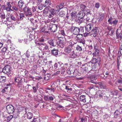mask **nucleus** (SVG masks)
Returning a JSON list of instances; mask_svg holds the SVG:
<instances>
[{
    "label": "nucleus",
    "instance_id": "1",
    "mask_svg": "<svg viewBox=\"0 0 122 122\" xmlns=\"http://www.w3.org/2000/svg\"><path fill=\"white\" fill-rule=\"evenodd\" d=\"M93 25L92 23H90L86 25L85 27L86 30L87 32H89L93 29L91 32L93 34V37H95L97 36V32L98 30L97 28L95 27L93 28Z\"/></svg>",
    "mask_w": 122,
    "mask_h": 122
},
{
    "label": "nucleus",
    "instance_id": "2",
    "mask_svg": "<svg viewBox=\"0 0 122 122\" xmlns=\"http://www.w3.org/2000/svg\"><path fill=\"white\" fill-rule=\"evenodd\" d=\"M35 46L38 48L39 49L44 51L45 50L48 51L49 50L48 46L46 43H42L38 42L37 41H35Z\"/></svg>",
    "mask_w": 122,
    "mask_h": 122
},
{
    "label": "nucleus",
    "instance_id": "3",
    "mask_svg": "<svg viewBox=\"0 0 122 122\" xmlns=\"http://www.w3.org/2000/svg\"><path fill=\"white\" fill-rule=\"evenodd\" d=\"M12 69L11 67L10 66L7 65L5 66L4 68H0V70H2V71L5 74H11Z\"/></svg>",
    "mask_w": 122,
    "mask_h": 122
},
{
    "label": "nucleus",
    "instance_id": "4",
    "mask_svg": "<svg viewBox=\"0 0 122 122\" xmlns=\"http://www.w3.org/2000/svg\"><path fill=\"white\" fill-rule=\"evenodd\" d=\"M109 24L111 25H112V27H115L117 25L118 23V20L113 18L112 17H110L109 18L108 20Z\"/></svg>",
    "mask_w": 122,
    "mask_h": 122
},
{
    "label": "nucleus",
    "instance_id": "5",
    "mask_svg": "<svg viewBox=\"0 0 122 122\" xmlns=\"http://www.w3.org/2000/svg\"><path fill=\"white\" fill-rule=\"evenodd\" d=\"M10 2H7L6 5H3L2 6V8L3 10H5L8 11H12L13 10L11 9V5L10 4Z\"/></svg>",
    "mask_w": 122,
    "mask_h": 122
},
{
    "label": "nucleus",
    "instance_id": "6",
    "mask_svg": "<svg viewBox=\"0 0 122 122\" xmlns=\"http://www.w3.org/2000/svg\"><path fill=\"white\" fill-rule=\"evenodd\" d=\"M83 35L82 34H80L77 35L75 37V39L78 42H80V44H82L84 46H85V44L84 42L82 41V38Z\"/></svg>",
    "mask_w": 122,
    "mask_h": 122
},
{
    "label": "nucleus",
    "instance_id": "7",
    "mask_svg": "<svg viewBox=\"0 0 122 122\" xmlns=\"http://www.w3.org/2000/svg\"><path fill=\"white\" fill-rule=\"evenodd\" d=\"M6 109L7 112L9 114L13 113L14 110L13 106L10 104L6 106Z\"/></svg>",
    "mask_w": 122,
    "mask_h": 122
},
{
    "label": "nucleus",
    "instance_id": "8",
    "mask_svg": "<svg viewBox=\"0 0 122 122\" xmlns=\"http://www.w3.org/2000/svg\"><path fill=\"white\" fill-rule=\"evenodd\" d=\"M71 31L73 33V35H77L79 32V27L72 26L71 28Z\"/></svg>",
    "mask_w": 122,
    "mask_h": 122
},
{
    "label": "nucleus",
    "instance_id": "9",
    "mask_svg": "<svg viewBox=\"0 0 122 122\" xmlns=\"http://www.w3.org/2000/svg\"><path fill=\"white\" fill-rule=\"evenodd\" d=\"M49 28L52 32H55L57 29V26L55 24H52L49 26Z\"/></svg>",
    "mask_w": 122,
    "mask_h": 122
},
{
    "label": "nucleus",
    "instance_id": "10",
    "mask_svg": "<svg viewBox=\"0 0 122 122\" xmlns=\"http://www.w3.org/2000/svg\"><path fill=\"white\" fill-rule=\"evenodd\" d=\"M50 11V13L48 16L49 18H51L53 17L56 14V10L53 9H51Z\"/></svg>",
    "mask_w": 122,
    "mask_h": 122
},
{
    "label": "nucleus",
    "instance_id": "11",
    "mask_svg": "<svg viewBox=\"0 0 122 122\" xmlns=\"http://www.w3.org/2000/svg\"><path fill=\"white\" fill-rule=\"evenodd\" d=\"M105 16L104 14L102 13H100L99 14V15L97 18L99 22L102 21L104 18Z\"/></svg>",
    "mask_w": 122,
    "mask_h": 122
},
{
    "label": "nucleus",
    "instance_id": "12",
    "mask_svg": "<svg viewBox=\"0 0 122 122\" xmlns=\"http://www.w3.org/2000/svg\"><path fill=\"white\" fill-rule=\"evenodd\" d=\"M57 44L61 47L63 48L64 46L65 42L64 40H60L57 42Z\"/></svg>",
    "mask_w": 122,
    "mask_h": 122
},
{
    "label": "nucleus",
    "instance_id": "13",
    "mask_svg": "<svg viewBox=\"0 0 122 122\" xmlns=\"http://www.w3.org/2000/svg\"><path fill=\"white\" fill-rule=\"evenodd\" d=\"M70 55V57L72 58H75L77 56V55L76 52L74 51L71 52Z\"/></svg>",
    "mask_w": 122,
    "mask_h": 122
},
{
    "label": "nucleus",
    "instance_id": "14",
    "mask_svg": "<svg viewBox=\"0 0 122 122\" xmlns=\"http://www.w3.org/2000/svg\"><path fill=\"white\" fill-rule=\"evenodd\" d=\"M63 66V63L59 62L57 63H55L54 65V67L55 69H58V68H59V69L61 66Z\"/></svg>",
    "mask_w": 122,
    "mask_h": 122
},
{
    "label": "nucleus",
    "instance_id": "15",
    "mask_svg": "<svg viewBox=\"0 0 122 122\" xmlns=\"http://www.w3.org/2000/svg\"><path fill=\"white\" fill-rule=\"evenodd\" d=\"M72 50V49L71 46H67L65 48L64 51L66 53H70L71 51Z\"/></svg>",
    "mask_w": 122,
    "mask_h": 122
},
{
    "label": "nucleus",
    "instance_id": "16",
    "mask_svg": "<svg viewBox=\"0 0 122 122\" xmlns=\"http://www.w3.org/2000/svg\"><path fill=\"white\" fill-rule=\"evenodd\" d=\"M101 61V58L99 57L97 59L96 58H93L91 61V62L92 63L95 64L97 63V62H100Z\"/></svg>",
    "mask_w": 122,
    "mask_h": 122
},
{
    "label": "nucleus",
    "instance_id": "17",
    "mask_svg": "<svg viewBox=\"0 0 122 122\" xmlns=\"http://www.w3.org/2000/svg\"><path fill=\"white\" fill-rule=\"evenodd\" d=\"M58 50L54 49L51 51L52 54L54 56H56L58 54Z\"/></svg>",
    "mask_w": 122,
    "mask_h": 122
},
{
    "label": "nucleus",
    "instance_id": "18",
    "mask_svg": "<svg viewBox=\"0 0 122 122\" xmlns=\"http://www.w3.org/2000/svg\"><path fill=\"white\" fill-rule=\"evenodd\" d=\"M56 41L55 40H53L52 39H51L49 40L48 41V43L49 44L52 46H54L55 45V41Z\"/></svg>",
    "mask_w": 122,
    "mask_h": 122
},
{
    "label": "nucleus",
    "instance_id": "19",
    "mask_svg": "<svg viewBox=\"0 0 122 122\" xmlns=\"http://www.w3.org/2000/svg\"><path fill=\"white\" fill-rule=\"evenodd\" d=\"M120 27L119 29H117L116 31V35L117 36L118 38H120L121 40L122 39V33H118V31L119 30Z\"/></svg>",
    "mask_w": 122,
    "mask_h": 122
},
{
    "label": "nucleus",
    "instance_id": "20",
    "mask_svg": "<svg viewBox=\"0 0 122 122\" xmlns=\"http://www.w3.org/2000/svg\"><path fill=\"white\" fill-rule=\"evenodd\" d=\"M78 15H79L78 18H82L85 16V14L83 11L80 12Z\"/></svg>",
    "mask_w": 122,
    "mask_h": 122
},
{
    "label": "nucleus",
    "instance_id": "21",
    "mask_svg": "<svg viewBox=\"0 0 122 122\" xmlns=\"http://www.w3.org/2000/svg\"><path fill=\"white\" fill-rule=\"evenodd\" d=\"M50 0H46L44 4V6L46 7H48L51 4Z\"/></svg>",
    "mask_w": 122,
    "mask_h": 122
},
{
    "label": "nucleus",
    "instance_id": "22",
    "mask_svg": "<svg viewBox=\"0 0 122 122\" xmlns=\"http://www.w3.org/2000/svg\"><path fill=\"white\" fill-rule=\"evenodd\" d=\"M6 77L1 76H0V81L2 83H4L6 81Z\"/></svg>",
    "mask_w": 122,
    "mask_h": 122
},
{
    "label": "nucleus",
    "instance_id": "23",
    "mask_svg": "<svg viewBox=\"0 0 122 122\" xmlns=\"http://www.w3.org/2000/svg\"><path fill=\"white\" fill-rule=\"evenodd\" d=\"M10 18L11 20L15 21H17L19 20V19L16 16L15 17L14 16L12 15L11 16Z\"/></svg>",
    "mask_w": 122,
    "mask_h": 122
},
{
    "label": "nucleus",
    "instance_id": "24",
    "mask_svg": "<svg viewBox=\"0 0 122 122\" xmlns=\"http://www.w3.org/2000/svg\"><path fill=\"white\" fill-rule=\"evenodd\" d=\"M66 89L67 90V92L70 93H72V88H70V86H66Z\"/></svg>",
    "mask_w": 122,
    "mask_h": 122
},
{
    "label": "nucleus",
    "instance_id": "25",
    "mask_svg": "<svg viewBox=\"0 0 122 122\" xmlns=\"http://www.w3.org/2000/svg\"><path fill=\"white\" fill-rule=\"evenodd\" d=\"M70 15H69L71 17V20L72 21L73 19L75 18L76 15L73 12H72L70 14Z\"/></svg>",
    "mask_w": 122,
    "mask_h": 122
},
{
    "label": "nucleus",
    "instance_id": "26",
    "mask_svg": "<svg viewBox=\"0 0 122 122\" xmlns=\"http://www.w3.org/2000/svg\"><path fill=\"white\" fill-rule=\"evenodd\" d=\"M29 8V7H28L26 6H25V7L23 9V10L24 11V14L26 13H27V12H29L30 10Z\"/></svg>",
    "mask_w": 122,
    "mask_h": 122
},
{
    "label": "nucleus",
    "instance_id": "27",
    "mask_svg": "<svg viewBox=\"0 0 122 122\" xmlns=\"http://www.w3.org/2000/svg\"><path fill=\"white\" fill-rule=\"evenodd\" d=\"M27 118L31 119L33 117L32 113L30 112H28L27 113Z\"/></svg>",
    "mask_w": 122,
    "mask_h": 122
},
{
    "label": "nucleus",
    "instance_id": "28",
    "mask_svg": "<svg viewBox=\"0 0 122 122\" xmlns=\"http://www.w3.org/2000/svg\"><path fill=\"white\" fill-rule=\"evenodd\" d=\"M85 20L83 18H79L78 20H77V21L78 24H80L82 23H85Z\"/></svg>",
    "mask_w": 122,
    "mask_h": 122
},
{
    "label": "nucleus",
    "instance_id": "29",
    "mask_svg": "<svg viewBox=\"0 0 122 122\" xmlns=\"http://www.w3.org/2000/svg\"><path fill=\"white\" fill-rule=\"evenodd\" d=\"M14 80L16 82L19 83V84H20V82H21V79L20 77H16L15 78Z\"/></svg>",
    "mask_w": 122,
    "mask_h": 122
},
{
    "label": "nucleus",
    "instance_id": "30",
    "mask_svg": "<svg viewBox=\"0 0 122 122\" xmlns=\"http://www.w3.org/2000/svg\"><path fill=\"white\" fill-rule=\"evenodd\" d=\"M24 4V2H23L22 0H20L18 2V6L20 8H21Z\"/></svg>",
    "mask_w": 122,
    "mask_h": 122
},
{
    "label": "nucleus",
    "instance_id": "31",
    "mask_svg": "<svg viewBox=\"0 0 122 122\" xmlns=\"http://www.w3.org/2000/svg\"><path fill=\"white\" fill-rule=\"evenodd\" d=\"M80 100L81 101L83 102H86L85 96L84 95L81 96H80Z\"/></svg>",
    "mask_w": 122,
    "mask_h": 122
},
{
    "label": "nucleus",
    "instance_id": "32",
    "mask_svg": "<svg viewBox=\"0 0 122 122\" xmlns=\"http://www.w3.org/2000/svg\"><path fill=\"white\" fill-rule=\"evenodd\" d=\"M80 45H81V46H80L79 45H77L76 47V49L77 51H81L82 50V45L83 46L82 44H80Z\"/></svg>",
    "mask_w": 122,
    "mask_h": 122
},
{
    "label": "nucleus",
    "instance_id": "33",
    "mask_svg": "<svg viewBox=\"0 0 122 122\" xmlns=\"http://www.w3.org/2000/svg\"><path fill=\"white\" fill-rule=\"evenodd\" d=\"M65 14V12L64 11H61L59 13V15L60 17H62Z\"/></svg>",
    "mask_w": 122,
    "mask_h": 122
},
{
    "label": "nucleus",
    "instance_id": "34",
    "mask_svg": "<svg viewBox=\"0 0 122 122\" xmlns=\"http://www.w3.org/2000/svg\"><path fill=\"white\" fill-rule=\"evenodd\" d=\"M118 91L117 90L112 91L111 92L110 94L111 95H117L118 93Z\"/></svg>",
    "mask_w": 122,
    "mask_h": 122
},
{
    "label": "nucleus",
    "instance_id": "35",
    "mask_svg": "<svg viewBox=\"0 0 122 122\" xmlns=\"http://www.w3.org/2000/svg\"><path fill=\"white\" fill-rule=\"evenodd\" d=\"M47 89L48 90V92L51 93H52L55 91V89L53 88H48Z\"/></svg>",
    "mask_w": 122,
    "mask_h": 122
},
{
    "label": "nucleus",
    "instance_id": "36",
    "mask_svg": "<svg viewBox=\"0 0 122 122\" xmlns=\"http://www.w3.org/2000/svg\"><path fill=\"white\" fill-rule=\"evenodd\" d=\"M25 16L28 17H30L32 16V13L30 12V10L29 12H27V13H26L25 14Z\"/></svg>",
    "mask_w": 122,
    "mask_h": 122
},
{
    "label": "nucleus",
    "instance_id": "37",
    "mask_svg": "<svg viewBox=\"0 0 122 122\" xmlns=\"http://www.w3.org/2000/svg\"><path fill=\"white\" fill-rule=\"evenodd\" d=\"M109 71H108L107 70L104 71L103 74L104 76H106V77H107V76L109 75Z\"/></svg>",
    "mask_w": 122,
    "mask_h": 122
},
{
    "label": "nucleus",
    "instance_id": "38",
    "mask_svg": "<svg viewBox=\"0 0 122 122\" xmlns=\"http://www.w3.org/2000/svg\"><path fill=\"white\" fill-rule=\"evenodd\" d=\"M95 52L93 53V56H94L97 55L98 54L100 51L98 49L95 50Z\"/></svg>",
    "mask_w": 122,
    "mask_h": 122
},
{
    "label": "nucleus",
    "instance_id": "39",
    "mask_svg": "<svg viewBox=\"0 0 122 122\" xmlns=\"http://www.w3.org/2000/svg\"><path fill=\"white\" fill-rule=\"evenodd\" d=\"M29 40L30 41H31L33 40L34 37V35L33 34H31L30 33L29 35Z\"/></svg>",
    "mask_w": 122,
    "mask_h": 122
},
{
    "label": "nucleus",
    "instance_id": "40",
    "mask_svg": "<svg viewBox=\"0 0 122 122\" xmlns=\"http://www.w3.org/2000/svg\"><path fill=\"white\" fill-rule=\"evenodd\" d=\"M86 6L83 4H81V10L83 11H84V10L86 9Z\"/></svg>",
    "mask_w": 122,
    "mask_h": 122
},
{
    "label": "nucleus",
    "instance_id": "41",
    "mask_svg": "<svg viewBox=\"0 0 122 122\" xmlns=\"http://www.w3.org/2000/svg\"><path fill=\"white\" fill-rule=\"evenodd\" d=\"M14 53L16 55V57H17L18 55H20L21 53L18 50H15V51Z\"/></svg>",
    "mask_w": 122,
    "mask_h": 122
},
{
    "label": "nucleus",
    "instance_id": "42",
    "mask_svg": "<svg viewBox=\"0 0 122 122\" xmlns=\"http://www.w3.org/2000/svg\"><path fill=\"white\" fill-rule=\"evenodd\" d=\"M0 17L2 19H4L5 18V16L4 13L3 12L1 13L0 14Z\"/></svg>",
    "mask_w": 122,
    "mask_h": 122
},
{
    "label": "nucleus",
    "instance_id": "43",
    "mask_svg": "<svg viewBox=\"0 0 122 122\" xmlns=\"http://www.w3.org/2000/svg\"><path fill=\"white\" fill-rule=\"evenodd\" d=\"M84 27H81L80 28H79V32L82 33L84 32Z\"/></svg>",
    "mask_w": 122,
    "mask_h": 122
},
{
    "label": "nucleus",
    "instance_id": "44",
    "mask_svg": "<svg viewBox=\"0 0 122 122\" xmlns=\"http://www.w3.org/2000/svg\"><path fill=\"white\" fill-rule=\"evenodd\" d=\"M20 19H19V20H21L22 19H23V17H24L25 15L23 13H21L20 15Z\"/></svg>",
    "mask_w": 122,
    "mask_h": 122
},
{
    "label": "nucleus",
    "instance_id": "45",
    "mask_svg": "<svg viewBox=\"0 0 122 122\" xmlns=\"http://www.w3.org/2000/svg\"><path fill=\"white\" fill-rule=\"evenodd\" d=\"M98 94L100 95H104V92L102 91H101L100 90L98 91L97 92Z\"/></svg>",
    "mask_w": 122,
    "mask_h": 122
},
{
    "label": "nucleus",
    "instance_id": "46",
    "mask_svg": "<svg viewBox=\"0 0 122 122\" xmlns=\"http://www.w3.org/2000/svg\"><path fill=\"white\" fill-rule=\"evenodd\" d=\"M71 17L70 16L68 15H67L66 17L64 20V21H65L66 20H67L68 19L70 20H71Z\"/></svg>",
    "mask_w": 122,
    "mask_h": 122
},
{
    "label": "nucleus",
    "instance_id": "47",
    "mask_svg": "<svg viewBox=\"0 0 122 122\" xmlns=\"http://www.w3.org/2000/svg\"><path fill=\"white\" fill-rule=\"evenodd\" d=\"M12 58L13 59H15L17 57H16V55H15V53H12Z\"/></svg>",
    "mask_w": 122,
    "mask_h": 122
},
{
    "label": "nucleus",
    "instance_id": "48",
    "mask_svg": "<svg viewBox=\"0 0 122 122\" xmlns=\"http://www.w3.org/2000/svg\"><path fill=\"white\" fill-rule=\"evenodd\" d=\"M59 69H60L61 70V73H63L66 70L65 69V68L63 67V66H61L60 68Z\"/></svg>",
    "mask_w": 122,
    "mask_h": 122
},
{
    "label": "nucleus",
    "instance_id": "49",
    "mask_svg": "<svg viewBox=\"0 0 122 122\" xmlns=\"http://www.w3.org/2000/svg\"><path fill=\"white\" fill-rule=\"evenodd\" d=\"M66 71L67 73L69 75L71 74L72 73V72L73 71H71L69 69H68L66 70Z\"/></svg>",
    "mask_w": 122,
    "mask_h": 122
},
{
    "label": "nucleus",
    "instance_id": "50",
    "mask_svg": "<svg viewBox=\"0 0 122 122\" xmlns=\"http://www.w3.org/2000/svg\"><path fill=\"white\" fill-rule=\"evenodd\" d=\"M100 6V4L99 3L97 2L95 4V7L97 9H98L99 8Z\"/></svg>",
    "mask_w": 122,
    "mask_h": 122
},
{
    "label": "nucleus",
    "instance_id": "51",
    "mask_svg": "<svg viewBox=\"0 0 122 122\" xmlns=\"http://www.w3.org/2000/svg\"><path fill=\"white\" fill-rule=\"evenodd\" d=\"M77 71V70H74V71H72V73L73 74L74 76H73V77H75L77 75V74H76V73L75 72L76 71Z\"/></svg>",
    "mask_w": 122,
    "mask_h": 122
},
{
    "label": "nucleus",
    "instance_id": "52",
    "mask_svg": "<svg viewBox=\"0 0 122 122\" xmlns=\"http://www.w3.org/2000/svg\"><path fill=\"white\" fill-rule=\"evenodd\" d=\"M61 9L59 5L57 6L56 7V11H59Z\"/></svg>",
    "mask_w": 122,
    "mask_h": 122
},
{
    "label": "nucleus",
    "instance_id": "53",
    "mask_svg": "<svg viewBox=\"0 0 122 122\" xmlns=\"http://www.w3.org/2000/svg\"><path fill=\"white\" fill-rule=\"evenodd\" d=\"M60 32L61 34L63 36H65V31L64 30H62L60 31Z\"/></svg>",
    "mask_w": 122,
    "mask_h": 122
},
{
    "label": "nucleus",
    "instance_id": "54",
    "mask_svg": "<svg viewBox=\"0 0 122 122\" xmlns=\"http://www.w3.org/2000/svg\"><path fill=\"white\" fill-rule=\"evenodd\" d=\"M13 116L12 115H10L7 117V120L9 121H10L13 118Z\"/></svg>",
    "mask_w": 122,
    "mask_h": 122
},
{
    "label": "nucleus",
    "instance_id": "55",
    "mask_svg": "<svg viewBox=\"0 0 122 122\" xmlns=\"http://www.w3.org/2000/svg\"><path fill=\"white\" fill-rule=\"evenodd\" d=\"M113 28H115V27H112V26H108L107 27V29L109 31L111 30Z\"/></svg>",
    "mask_w": 122,
    "mask_h": 122
},
{
    "label": "nucleus",
    "instance_id": "56",
    "mask_svg": "<svg viewBox=\"0 0 122 122\" xmlns=\"http://www.w3.org/2000/svg\"><path fill=\"white\" fill-rule=\"evenodd\" d=\"M12 9L14 12H15L18 10V8L15 6H13L12 7Z\"/></svg>",
    "mask_w": 122,
    "mask_h": 122
},
{
    "label": "nucleus",
    "instance_id": "57",
    "mask_svg": "<svg viewBox=\"0 0 122 122\" xmlns=\"http://www.w3.org/2000/svg\"><path fill=\"white\" fill-rule=\"evenodd\" d=\"M25 55L28 58L30 56L29 52L28 50L25 53Z\"/></svg>",
    "mask_w": 122,
    "mask_h": 122
},
{
    "label": "nucleus",
    "instance_id": "58",
    "mask_svg": "<svg viewBox=\"0 0 122 122\" xmlns=\"http://www.w3.org/2000/svg\"><path fill=\"white\" fill-rule=\"evenodd\" d=\"M44 79L48 81L50 79V78H49L47 76H45L44 77Z\"/></svg>",
    "mask_w": 122,
    "mask_h": 122
},
{
    "label": "nucleus",
    "instance_id": "59",
    "mask_svg": "<svg viewBox=\"0 0 122 122\" xmlns=\"http://www.w3.org/2000/svg\"><path fill=\"white\" fill-rule=\"evenodd\" d=\"M49 96H45L44 97V99L46 101H49Z\"/></svg>",
    "mask_w": 122,
    "mask_h": 122
},
{
    "label": "nucleus",
    "instance_id": "60",
    "mask_svg": "<svg viewBox=\"0 0 122 122\" xmlns=\"http://www.w3.org/2000/svg\"><path fill=\"white\" fill-rule=\"evenodd\" d=\"M48 98L49 100H50L51 101H53L54 99L53 97L51 96H49Z\"/></svg>",
    "mask_w": 122,
    "mask_h": 122
},
{
    "label": "nucleus",
    "instance_id": "61",
    "mask_svg": "<svg viewBox=\"0 0 122 122\" xmlns=\"http://www.w3.org/2000/svg\"><path fill=\"white\" fill-rule=\"evenodd\" d=\"M43 6L42 5H40L38 6V9L40 10H41L43 9Z\"/></svg>",
    "mask_w": 122,
    "mask_h": 122
},
{
    "label": "nucleus",
    "instance_id": "62",
    "mask_svg": "<svg viewBox=\"0 0 122 122\" xmlns=\"http://www.w3.org/2000/svg\"><path fill=\"white\" fill-rule=\"evenodd\" d=\"M7 48L5 47H4L1 50V51L3 52H5L6 51Z\"/></svg>",
    "mask_w": 122,
    "mask_h": 122
},
{
    "label": "nucleus",
    "instance_id": "63",
    "mask_svg": "<svg viewBox=\"0 0 122 122\" xmlns=\"http://www.w3.org/2000/svg\"><path fill=\"white\" fill-rule=\"evenodd\" d=\"M32 88H33V92L34 93L36 92H37V88H35V86H33L32 87Z\"/></svg>",
    "mask_w": 122,
    "mask_h": 122
},
{
    "label": "nucleus",
    "instance_id": "64",
    "mask_svg": "<svg viewBox=\"0 0 122 122\" xmlns=\"http://www.w3.org/2000/svg\"><path fill=\"white\" fill-rule=\"evenodd\" d=\"M118 89L122 92V83L121 84L120 86H118Z\"/></svg>",
    "mask_w": 122,
    "mask_h": 122
}]
</instances>
